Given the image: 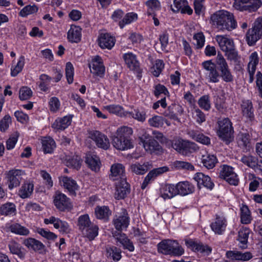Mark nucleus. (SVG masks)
<instances>
[{
	"instance_id": "obj_38",
	"label": "nucleus",
	"mask_w": 262,
	"mask_h": 262,
	"mask_svg": "<svg viewBox=\"0 0 262 262\" xmlns=\"http://www.w3.org/2000/svg\"><path fill=\"white\" fill-rule=\"evenodd\" d=\"M95 213L97 219L107 221L108 220L112 212L108 207L103 206L96 207L95 209Z\"/></svg>"
},
{
	"instance_id": "obj_14",
	"label": "nucleus",
	"mask_w": 262,
	"mask_h": 262,
	"mask_svg": "<svg viewBox=\"0 0 262 262\" xmlns=\"http://www.w3.org/2000/svg\"><path fill=\"white\" fill-rule=\"evenodd\" d=\"M24 174V172L19 169H12L8 172L7 178L8 188L10 190L19 185L22 179L21 176Z\"/></svg>"
},
{
	"instance_id": "obj_16",
	"label": "nucleus",
	"mask_w": 262,
	"mask_h": 262,
	"mask_svg": "<svg viewBox=\"0 0 262 262\" xmlns=\"http://www.w3.org/2000/svg\"><path fill=\"white\" fill-rule=\"evenodd\" d=\"M53 202L56 207L60 211H64L71 207L70 199L59 191L55 192Z\"/></svg>"
},
{
	"instance_id": "obj_25",
	"label": "nucleus",
	"mask_w": 262,
	"mask_h": 262,
	"mask_svg": "<svg viewBox=\"0 0 262 262\" xmlns=\"http://www.w3.org/2000/svg\"><path fill=\"white\" fill-rule=\"evenodd\" d=\"M227 222L223 216H217L215 221L210 225L211 228L215 234H223L226 229Z\"/></svg>"
},
{
	"instance_id": "obj_59",
	"label": "nucleus",
	"mask_w": 262,
	"mask_h": 262,
	"mask_svg": "<svg viewBox=\"0 0 262 262\" xmlns=\"http://www.w3.org/2000/svg\"><path fill=\"white\" fill-rule=\"evenodd\" d=\"M25 58L21 56L18 61L17 64L14 67H12L11 68V74L12 76L15 77L20 73L24 66Z\"/></svg>"
},
{
	"instance_id": "obj_49",
	"label": "nucleus",
	"mask_w": 262,
	"mask_h": 262,
	"mask_svg": "<svg viewBox=\"0 0 262 262\" xmlns=\"http://www.w3.org/2000/svg\"><path fill=\"white\" fill-rule=\"evenodd\" d=\"M104 109L108 111L110 113L114 114L120 117H125V112L123 108L117 104H111L104 106Z\"/></svg>"
},
{
	"instance_id": "obj_31",
	"label": "nucleus",
	"mask_w": 262,
	"mask_h": 262,
	"mask_svg": "<svg viewBox=\"0 0 262 262\" xmlns=\"http://www.w3.org/2000/svg\"><path fill=\"white\" fill-rule=\"evenodd\" d=\"M81 29L76 26H72L68 32V39L72 42H78L81 38Z\"/></svg>"
},
{
	"instance_id": "obj_26",
	"label": "nucleus",
	"mask_w": 262,
	"mask_h": 262,
	"mask_svg": "<svg viewBox=\"0 0 262 262\" xmlns=\"http://www.w3.org/2000/svg\"><path fill=\"white\" fill-rule=\"evenodd\" d=\"M177 194L185 196L194 192V186L188 181L180 182L176 184Z\"/></svg>"
},
{
	"instance_id": "obj_52",
	"label": "nucleus",
	"mask_w": 262,
	"mask_h": 262,
	"mask_svg": "<svg viewBox=\"0 0 262 262\" xmlns=\"http://www.w3.org/2000/svg\"><path fill=\"white\" fill-rule=\"evenodd\" d=\"M164 68V63L162 60L157 59L150 68V71L155 77H158Z\"/></svg>"
},
{
	"instance_id": "obj_60",
	"label": "nucleus",
	"mask_w": 262,
	"mask_h": 262,
	"mask_svg": "<svg viewBox=\"0 0 262 262\" xmlns=\"http://www.w3.org/2000/svg\"><path fill=\"white\" fill-rule=\"evenodd\" d=\"M192 114L194 119L198 124H201L206 121V115L199 108L194 107Z\"/></svg>"
},
{
	"instance_id": "obj_37",
	"label": "nucleus",
	"mask_w": 262,
	"mask_h": 262,
	"mask_svg": "<svg viewBox=\"0 0 262 262\" xmlns=\"http://www.w3.org/2000/svg\"><path fill=\"white\" fill-rule=\"evenodd\" d=\"M215 40L221 49H233L234 42L231 38L222 35H217Z\"/></svg>"
},
{
	"instance_id": "obj_64",
	"label": "nucleus",
	"mask_w": 262,
	"mask_h": 262,
	"mask_svg": "<svg viewBox=\"0 0 262 262\" xmlns=\"http://www.w3.org/2000/svg\"><path fill=\"white\" fill-rule=\"evenodd\" d=\"M163 94L166 96H169V92L167 88L163 85L158 84L154 86V94L158 97L160 95Z\"/></svg>"
},
{
	"instance_id": "obj_41",
	"label": "nucleus",
	"mask_w": 262,
	"mask_h": 262,
	"mask_svg": "<svg viewBox=\"0 0 262 262\" xmlns=\"http://www.w3.org/2000/svg\"><path fill=\"white\" fill-rule=\"evenodd\" d=\"M201 160L203 165L208 169L213 168L217 162L216 157L214 155L208 153L202 155Z\"/></svg>"
},
{
	"instance_id": "obj_17",
	"label": "nucleus",
	"mask_w": 262,
	"mask_h": 262,
	"mask_svg": "<svg viewBox=\"0 0 262 262\" xmlns=\"http://www.w3.org/2000/svg\"><path fill=\"white\" fill-rule=\"evenodd\" d=\"M240 161L255 171L262 172V161L259 160L256 157L251 155H243Z\"/></svg>"
},
{
	"instance_id": "obj_32",
	"label": "nucleus",
	"mask_w": 262,
	"mask_h": 262,
	"mask_svg": "<svg viewBox=\"0 0 262 262\" xmlns=\"http://www.w3.org/2000/svg\"><path fill=\"white\" fill-rule=\"evenodd\" d=\"M166 168V167H163L154 169L150 171L145 178L142 184L141 188L144 189L151 181L154 180L158 175L163 173L164 171V169Z\"/></svg>"
},
{
	"instance_id": "obj_11",
	"label": "nucleus",
	"mask_w": 262,
	"mask_h": 262,
	"mask_svg": "<svg viewBox=\"0 0 262 262\" xmlns=\"http://www.w3.org/2000/svg\"><path fill=\"white\" fill-rule=\"evenodd\" d=\"M113 237L118 246L122 247L124 250L129 252H133L135 250L133 243L125 234L115 232L113 233Z\"/></svg>"
},
{
	"instance_id": "obj_4",
	"label": "nucleus",
	"mask_w": 262,
	"mask_h": 262,
	"mask_svg": "<svg viewBox=\"0 0 262 262\" xmlns=\"http://www.w3.org/2000/svg\"><path fill=\"white\" fill-rule=\"evenodd\" d=\"M167 146L169 147H171L178 153L184 156H188L198 149L197 145L194 142L180 138H176L171 141L169 140Z\"/></svg>"
},
{
	"instance_id": "obj_22",
	"label": "nucleus",
	"mask_w": 262,
	"mask_h": 262,
	"mask_svg": "<svg viewBox=\"0 0 262 262\" xmlns=\"http://www.w3.org/2000/svg\"><path fill=\"white\" fill-rule=\"evenodd\" d=\"M193 179L197 182L198 187L200 189L203 186L211 190L214 187V184L211 181V178L208 176L205 175L202 172L196 173Z\"/></svg>"
},
{
	"instance_id": "obj_44",
	"label": "nucleus",
	"mask_w": 262,
	"mask_h": 262,
	"mask_svg": "<svg viewBox=\"0 0 262 262\" xmlns=\"http://www.w3.org/2000/svg\"><path fill=\"white\" fill-rule=\"evenodd\" d=\"M145 4L147 7L148 15L154 14L156 11H159L161 8V3L159 0H148Z\"/></svg>"
},
{
	"instance_id": "obj_9",
	"label": "nucleus",
	"mask_w": 262,
	"mask_h": 262,
	"mask_svg": "<svg viewBox=\"0 0 262 262\" xmlns=\"http://www.w3.org/2000/svg\"><path fill=\"white\" fill-rule=\"evenodd\" d=\"M123 58L129 70L133 71L139 79H140L142 77V70L140 68V63L137 59L136 56L132 53H128L123 55Z\"/></svg>"
},
{
	"instance_id": "obj_1",
	"label": "nucleus",
	"mask_w": 262,
	"mask_h": 262,
	"mask_svg": "<svg viewBox=\"0 0 262 262\" xmlns=\"http://www.w3.org/2000/svg\"><path fill=\"white\" fill-rule=\"evenodd\" d=\"M212 25L220 30L231 31L237 27L233 14L226 10L216 11L211 16Z\"/></svg>"
},
{
	"instance_id": "obj_54",
	"label": "nucleus",
	"mask_w": 262,
	"mask_h": 262,
	"mask_svg": "<svg viewBox=\"0 0 262 262\" xmlns=\"http://www.w3.org/2000/svg\"><path fill=\"white\" fill-rule=\"evenodd\" d=\"M198 103L202 109L208 111L211 108V101L210 96L205 95L201 96L198 100Z\"/></svg>"
},
{
	"instance_id": "obj_36",
	"label": "nucleus",
	"mask_w": 262,
	"mask_h": 262,
	"mask_svg": "<svg viewBox=\"0 0 262 262\" xmlns=\"http://www.w3.org/2000/svg\"><path fill=\"white\" fill-rule=\"evenodd\" d=\"M85 162L88 166L95 171L99 170L101 165L100 159L95 155H88L86 157Z\"/></svg>"
},
{
	"instance_id": "obj_3",
	"label": "nucleus",
	"mask_w": 262,
	"mask_h": 262,
	"mask_svg": "<svg viewBox=\"0 0 262 262\" xmlns=\"http://www.w3.org/2000/svg\"><path fill=\"white\" fill-rule=\"evenodd\" d=\"M158 251L165 255L180 256L184 253V249L176 240L166 239L157 245Z\"/></svg>"
},
{
	"instance_id": "obj_53",
	"label": "nucleus",
	"mask_w": 262,
	"mask_h": 262,
	"mask_svg": "<svg viewBox=\"0 0 262 262\" xmlns=\"http://www.w3.org/2000/svg\"><path fill=\"white\" fill-rule=\"evenodd\" d=\"M93 223L91 221L88 214H85L80 215L78 219L77 226L81 232L83 229L92 224Z\"/></svg>"
},
{
	"instance_id": "obj_62",
	"label": "nucleus",
	"mask_w": 262,
	"mask_h": 262,
	"mask_svg": "<svg viewBox=\"0 0 262 262\" xmlns=\"http://www.w3.org/2000/svg\"><path fill=\"white\" fill-rule=\"evenodd\" d=\"M38 8L35 5H28L23 8L19 13V15L22 17H26L29 14H33L37 11Z\"/></svg>"
},
{
	"instance_id": "obj_2",
	"label": "nucleus",
	"mask_w": 262,
	"mask_h": 262,
	"mask_svg": "<svg viewBox=\"0 0 262 262\" xmlns=\"http://www.w3.org/2000/svg\"><path fill=\"white\" fill-rule=\"evenodd\" d=\"M133 134L131 127L123 126L119 127L112 139V144L115 148L120 150H125L133 148L130 136Z\"/></svg>"
},
{
	"instance_id": "obj_51",
	"label": "nucleus",
	"mask_w": 262,
	"mask_h": 262,
	"mask_svg": "<svg viewBox=\"0 0 262 262\" xmlns=\"http://www.w3.org/2000/svg\"><path fill=\"white\" fill-rule=\"evenodd\" d=\"M15 211V205L13 203L8 202L0 206V214L3 215L12 214Z\"/></svg>"
},
{
	"instance_id": "obj_39",
	"label": "nucleus",
	"mask_w": 262,
	"mask_h": 262,
	"mask_svg": "<svg viewBox=\"0 0 262 262\" xmlns=\"http://www.w3.org/2000/svg\"><path fill=\"white\" fill-rule=\"evenodd\" d=\"M34 185L30 182L24 183L18 191V195L22 199L30 197L33 193Z\"/></svg>"
},
{
	"instance_id": "obj_57",
	"label": "nucleus",
	"mask_w": 262,
	"mask_h": 262,
	"mask_svg": "<svg viewBox=\"0 0 262 262\" xmlns=\"http://www.w3.org/2000/svg\"><path fill=\"white\" fill-rule=\"evenodd\" d=\"M164 118L160 116L155 115L148 120V123L150 126L159 128L164 124Z\"/></svg>"
},
{
	"instance_id": "obj_28",
	"label": "nucleus",
	"mask_w": 262,
	"mask_h": 262,
	"mask_svg": "<svg viewBox=\"0 0 262 262\" xmlns=\"http://www.w3.org/2000/svg\"><path fill=\"white\" fill-rule=\"evenodd\" d=\"M125 168L122 164L117 163L113 164L111 166L110 178L114 181L120 179H125L124 178Z\"/></svg>"
},
{
	"instance_id": "obj_40",
	"label": "nucleus",
	"mask_w": 262,
	"mask_h": 262,
	"mask_svg": "<svg viewBox=\"0 0 262 262\" xmlns=\"http://www.w3.org/2000/svg\"><path fill=\"white\" fill-rule=\"evenodd\" d=\"M106 252L107 257L116 261H119L122 257L121 249L115 246L107 247L106 248Z\"/></svg>"
},
{
	"instance_id": "obj_42",
	"label": "nucleus",
	"mask_w": 262,
	"mask_h": 262,
	"mask_svg": "<svg viewBox=\"0 0 262 262\" xmlns=\"http://www.w3.org/2000/svg\"><path fill=\"white\" fill-rule=\"evenodd\" d=\"M42 147L45 153L51 154L56 147V143L52 138L45 137L42 140Z\"/></svg>"
},
{
	"instance_id": "obj_27",
	"label": "nucleus",
	"mask_w": 262,
	"mask_h": 262,
	"mask_svg": "<svg viewBox=\"0 0 262 262\" xmlns=\"http://www.w3.org/2000/svg\"><path fill=\"white\" fill-rule=\"evenodd\" d=\"M145 150L149 153L158 154L162 152L163 149L159 143L154 138L143 141Z\"/></svg>"
},
{
	"instance_id": "obj_33",
	"label": "nucleus",
	"mask_w": 262,
	"mask_h": 262,
	"mask_svg": "<svg viewBox=\"0 0 262 262\" xmlns=\"http://www.w3.org/2000/svg\"><path fill=\"white\" fill-rule=\"evenodd\" d=\"M245 178L246 181L249 182V191H255L259 186L260 183H262V179L256 177L254 174L251 173H247Z\"/></svg>"
},
{
	"instance_id": "obj_48",
	"label": "nucleus",
	"mask_w": 262,
	"mask_h": 262,
	"mask_svg": "<svg viewBox=\"0 0 262 262\" xmlns=\"http://www.w3.org/2000/svg\"><path fill=\"white\" fill-rule=\"evenodd\" d=\"M190 136L195 141L202 144L208 145L210 144V139L203 134L192 131L189 133Z\"/></svg>"
},
{
	"instance_id": "obj_50",
	"label": "nucleus",
	"mask_w": 262,
	"mask_h": 262,
	"mask_svg": "<svg viewBox=\"0 0 262 262\" xmlns=\"http://www.w3.org/2000/svg\"><path fill=\"white\" fill-rule=\"evenodd\" d=\"M138 18V15L134 12H129L126 13L123 19L119 23V26L122 29L126 25L131 24L133 21L136 20Z\"/></svg>"
},
{
	"instance_id": "obj_6",
	"label": "nucleus",
	"mask_w": 262,
	"mask_h": 262,
	"mask_svg": "<svg viewBox=\"0 0 262 262\" xmlns=\"http://www.w3.org/2000/svg\"><path fill=\"white\" fill-rule=\"evenodd\" d=\"M262 37V17L257 18L254 23L253 26L249 29L246 34V40L250 46L254 45Z\"/></svg>"
},
{
	"instance_id": "obj_58",
	"label": "nucleus",
	"mask_w": 262,
	"mask_h": 262,
	"mask_svg": "<svg viewBox=\"0 0 262 262\" xmlns=\"http://www.w3.org/2000/svg\"><path fill=\"white\" fill-rule=\"evenodd\" d=\"M66 164L68 167L79 169L80 167V158L78 156L69 157L66 159Z\"/></svg>"
},
{
	"instance_id": "obj_43",
	"label": "nucleus",
	"mask_w": 262,
	"mask_h": 262,
	"mask_svg": "<svg viewBox=\"0 0 262 262\" xmlns=\"http://www.w3.org/2000/svg\"><path fill=\"white\" fill-rule=\"evenodd\" d=\"M130 168L133 172L137 174H143L146 172L150 168V164L148 162L140 164L138 163L132 164Z\"/></svg>"
},
{
	"instance_id": "obj_19",
	"label": "nucleus",
	"mask_w": 262,
	"mask_h": 262,
	"mask_svg": "<svg viewBox=\"0 0 262 262\" xmlns=\"http://www.w3.org/2000/svg\"><path fill=\"white\" fill-rule=\"evenodd\" d=\"M23 244L29 249L37 252L40 254L45 253L46 252L45 246L40 241L34 238H28L24 240Z\"/></svg>"
},
{
	"instance_id": "obj_45",
	"label": "nucleus",
	"mask_w": 262,
	"mask_h": 262,
	"mask_svg": "<svg viewBox=\"0 0 262 262\" xmlns=\"http://www.w3.org/2000/svg\"><path fill=\"white\" fill-rule=\"evenodd\" d=\"M241 221L242 224H248L252 221V216L250 211L247 205H243L240 208Z\"/></svg>"
},
{
	"instance_id": "obj_18",
	"label": "nucleus",
	"mask_w": 262,
	"mask_h": 262,
	"mask_svg": "<svg viewBox=\"0 0 262 262\" xmlns=\"http://www.w3.org/2000/svg\"><path fill=\"white\" fill-rule=\"evenodd\" d=\"M44 223L46 225L53 224L54 227L59 229V231L61 232L68 233L70 231V227L68 223L53 216L48 219H45Z\"/></svg>"
},
{
	"instance_id": "obj_29",
	"label": "nucleus",
	"mask_w": 262,
	"mask_h": 262,
	"mask_svg": "<svg viewBox=\"0 0 262 262\" xmlns=\"http://www.w3.org/2000/svg\"><path fill=\"white\" fill-rule=\"evenodd\" d=\"M125 116V117L131 118L141 122H144L147 117L146 111L141 108H135L132 111H126Z\"/></svg>"
},
{
	"instance_id": "obj_13",
	"label": "nucleus",
	"mask_w": 262,
	"mask_h": 262,
	"mask_svg": "<svg viewBox=\"0 0 262 262\" xmlns=\"http://www.w3.org/2000/svg\"><path fill=\"white\" fill-rule=\"evenodd\" d=\"M89 67L91 73L95 76L102 77L105 73V67L103 64L102 58L99 56H94L91 63H89Z\"/></svg>"
},
{
	"instance_id": "obj_46",
	"label": "nucleus",
	"mask_w": 262,
	"mask_h": 262,
	"mask_svg": "<svg viewBox=\"0 0 262 262\" xmlns=\"http://www.w3.org/2000/svg\"><path fill=\"white\" fill-rule=\"evenodd\" d=\"M8 247L11 253L17 255L21 258H24L25 253L21 251V246L19 244L12 240L9 243Z\"/></svg>"
},
{
	"instance_id": "obj_23",
	"label": "nucleus",
	"mask_w": 262,
	"mask_h": 262,
	"mask_svg": "<svg viewBox=\"0 0 262 262\" xmlns=\"http://www.w3.org/2000/svg\"><path fill=\"white\" fill-rule=\"evenodd\" d=\"M98 40V44L102 49H112L116 42L115 37L109 33H101Z\"/></svg>"
},
{
	"instance_id": "obj_61",
	"label": "nucleus",
	"mask_w": 262,
	"mask_h": 262,
	"mask_svg": "<svg viewBox=\"0 0 262 262\" xmlns=\"http://www.w3.org/2000/svg\"><path fill=\"white\" fill-rule=\"evenodd\" d=\"M193 39L195 41L194 44L196 45L198 49L203 47L205 44V38L202 32L194 33L193 36Z\"/></svg>"
},
{
	"instance_id": "obj_15",
	"label": "nucleus",
	"mask_w": 262,
	"mask_h": 262,
	"mask_svg": "<svg viewBox=\"0 0 262 262\" xmlns=\"http://www.w3.org/2000/svg\"><path fill=\"white\" fill-rule=\"evenodd\" d=\"M243 118L246 122H252L254 119V108L249 100H243L241 104Z\"/></svg>"
},
{
	"instance_id": "obj_21",
	"label": "nucleus",
	"mask_w": 262,
	"mask_h": 262,
	"mask_svg": "<svg viewBox=\"0 0 262 262\" xmlns=\"http://www.w3.org/2000/svg\"><path fill=\"white\" fill-rule=\"evenodd\" d=\"M129 192V185L125 179L120 180L116 184L115 198L117 200L123 199Z\"/></svg>"
},
{
	"instance_id": "obj_10",
	"label": "nucleus",
	"mask_w": 262,
	"mask_h": 262,
	"mask_svg": "<svg viewBox=\"0 0 262 262\" xmlns=\"http://www.w3.org/2000/svg\"><path fill=\"white\" fill-rule=\"evenodd\" d=\"M113 222L116 229L118 231L127 228L129 224L130 218L126 210L122 209L121 212L114 218Z\"/></svg>"
},
{
	"instance_id": "obj_55",
	"label": "nucleus",
	"mask_w": 262,
	"mask_h": 262,
	"mask_svg": "<svg viewBox=\"0 0 262 262\" xmlns=\"http://www.w3.org/2000/svg\"><path fill=\"white\" fill-rule=\"evenodd\" d=\"M40 82L39 88L41 91L46 92L49 89V85L52 80V78L49 76L42 74L39 76Z\"/></svg>"
},
{
	"instance_id": "obj_63",
	"label": "nucleus",
	"mask_w": 262,
	"mask_h": 262,
	"mask_svg": "<svg viewBox=\"0 0 262 262\" xmlns=\"http://www.w3.org/2000/svg\"><path fill=\"white\" fill-rule=\"evenodd\" d=\"M66 76L68 82L70 84L72 83L74 80V67L70 62H68L66 64Z\"/></svg>"
},
{
	"instance_id": "obj_30",
	"label": "nucleus",
	"mask_w": 262,
	"mask_h": 262,
	"mask_svg": "<svg viewBox=\"0 0 262 262\" xmlns=\"http://www.w3.org/2000/svg\"><path fill=\"white\" fill-rule=\"evenodd\" d=\"M160 193L161 196L165 200L172 198L177 195L176 185H165L161 189Z\"/></svg>"
},
{
	"instance_id": "obj_8",
	"label": "nucleus",
	"mask_w": 262,
	"mask_h": 262,
	"mask_svg": "<svg viewBox=\"0 0 262 262\" xmlns=\"http://www.w3.org/2000/svg\"><path fill=\"white\" fill-rule=\"evenodd\" d=\"M220 177L225 180L230 185L236 186L239 183L237 175L234 171L233 168L227 165H224L221 167Z\"/></svg>"
},
{
	"instance_id": "obj_47",
	"label": "nucleus",
	"mask_w": 262,
	"mask_h": 262,
	"mask_svg": "<svg viewBox=\"0 0 262 262\" xmlns=\"http://www.w3.org/2000/svg\"><path fill=\"white\" fill-rule=\"evenodd\" d=\"M9 229L11 232L20 235L27 236L30 233L28 229L18 223L11 225Z\"/></svg>"
},
{
	"instance_id": "obj_7",
	"label": "nucleus",
	"mask_w": 262,
	"mask_h": 262,
	"mask_svg": "<svg viewBox=\"0 0 262 262\" xmlns=\"http://www.w3.org/2000/svg\"><path fill=\"white\" fill-rule=\"evenodd\" d=\"M217 69L220 72V76L226 82H232L233 76L229 67L224 57L219 52L216 60Z\"/></svg>"
},
{
	"instance_id": "obj_5",
	"label": "nucleus",
	"mask_w": 262,
	"mask_h": 262,
	"mask_svg": "<svg viewBox=\"0 0 262 262\" xmlns=\"http://www.w3.org/2000/svg\"><path fill=\"white\" fill-rule=\"evenodd\" d=\"M218 124L217 134L219 137L226 144H229L234 138V130L231 121L229 118H226L219 121Z\"/></svg>"
},
{
	"instance_id": "obj_35",
	"label": "nucleus",
	"mask_w": 262,
	"mask_h": 262,
	"mask_svg": "<svg viewBox=\"0 0 262 262\" xmlns=\"http://www.w3.org/2000/svg\"><path fill=\"white\" fill-rule=\"evenodd\" d=\"M250 233V229L248 228H242L238 232V241H239L238 246L242 249L247 247V242Z\"/></svg>"
},
{
	"instance_id": "obj_24",
	"label": "nucleus",
	"mask_w": 262,
	"mask_h": 262,
	"mask_svg": "<svg viewBox=\"0 0 262 262\" xmlns=\"http://www.w3.org/2000/svg\"><path fill=\"white\" fill-rule=\"evenodd\" d=\"M73 115H68L57 118L52 124V127L57 130H63L71 124Z\"/></svg>"
},
{
	"instance_id": "obj_56",
	"label": "nucleus",
	"mask_w": 262,
	"mask_h": 262,
	"mask_svg": "<svg viewBox=\"0 0 262 262\" xmlns=\"http://www.w3.org/2000/svg\"><path fill=\"white\" fill-rule=\"evenodd\" d=\"M262 5L261 0H248L245 11L255 12Z\"/></svg>"
},
{
	"instance_id": "obj_12",
	"label": "nucleus",
	"mask_w": 262,
	"mask_h": 262,
	"mask_svg": "<svg viewBox=\"0 0 262 262\" xmlns=\"http://www.w3.org/2000/svg\"><path fill=\"white\" fill-rule=\"evenodd\" d=\"M89 137L94 141L96 145L99 148L106 150L110 146V141L107 136L99 131L90 132Z\"/></svg>"
},
{
	"instance_id": "obj_20",
	"label": "nucleus",
	"mask_w": 262,
	"mask_h": 262,
	"mask_svg": "<svg viewBox=\"0 0 262 262\" xmlns=\"http://www.w3.org/2000/svg\"><path fill=\"white\" fill-rule=\"evenodd\" d=\"M59 182L70 195H76V191L78 189L79 187L75 180L70 177L63 176L59 178Z\"/></svg>"
},
{
	"instance_id": "obj_34",
	"label": "nucleus",
	"mask_w": 262,
	"mask_h": 262,
	"mask_svg": "<svg viewBox=\"0 0 262 262\" xmlns=\"http://www.w3.org/2000/svg\"><path fill=\"white\" fill-rule=\"evenodd\" d=\"M98 226L93 223L89 227L83 229L81 233L84 237L88 238L89 241H92L98 235Z\"/></svg>"
}]
</instances>
